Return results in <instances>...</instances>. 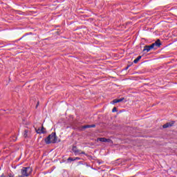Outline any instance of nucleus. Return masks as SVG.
Masks as SVG:
<instances>
[{"instance_id":"nucleus-1","label":"nucleus","mask_w":177,"mask_h":177,"mask_svg":"<svg viewBox=\"0 0 177 177\" xmlns=\"http://www.w3.org/2000/svg\"><path fill=\"white\" fill-rule=\"evenodd\" d=\"M56 142H57V136H56V133H52L45 139V142L46 145L56 143Z\"/></svg>"},{"instance_id":"nucleus-2","label":"nucleus","mask_w":177,"mask_h":177,"mask_svg":"<svg viewBox=\"0 0 177 177\" xmlns=\"http://www.w3.org/2000/svg\"><path fill=\"white\" fill-rule=\"evenodd\" d=\"M32 172V169L30 167H23L21 169V176L20 177H28L30 176V175H31Z\"/></svg>"},{"instance_id":"nucleus-3","label":"nucleus","mask_w":177,"mask_h":177,"mask_svg":"<svg viewBox=\"0 0 177 177\" xmlns=\"http://www.w3.org/2000/svg\"><path fill=\"white\" fill-rule=\"evenodd\" d=\"M97 142H102L104 143H111L113 145V140L110 138H97Z\"/></svg>"},{"instance_id":"nucleus-4","label":"nucleus","mask_w":177,"mask_h":177,"mask_svg":"<svg viewBox=\"0 0 177 177\" xmlns=\"http://www.w3.org/2000/svg\"><path fill=\"white\" fill-rule=\"evenodd\" d=\"M151 45L153 49H157V48H160L161 46V41H160V39H158Z\"/></svg>"},{"instance_id":"nucleus-5","label":"nucleus","mask_w":177,"mask_h":177,"mask_svg":"<svg viewBox=\"0 0 177 177\" xmlns=\"http://www.w3.org/2000/svg\"><path fill=\"white\" fill-rule=\"evenodd\" d=\"M175 124V121H171L169 122H167L162 126V128H171V127H174V124Z\"/></svg>"},{"instance_id":"nucleus-6","label":"nucleus","mask_w":177,"mask_h":177,"mask_svg":"<svg viewBox=\"0 0 177 177\" xmlns=\"http://www.w3.org/2000/svg\"><path fill=\"white\" fill-rule=\"evenodd\" d=\"M72 151H73L75 156H77V154H81V150L78 149L75 146L73 147Z\"/></svg>"},{"instance_id":"nucleus-7","label":"nucleus","mask_w":177,"mask_h":177,"mask_svg":"<svg viewBox=\"0 0 177 177\" xmlns=\"http://www.w3.org/2000/svg\"><path fill=\"white\" fill-rule=\"evenodd\" d=\"M153 49L151 44L150 46H145L143 49V52H150Z\"/></svg>"},{"instance_id":"nucleus-8","label":"nucleus","mask_w":177,"mask_h":177,"mask_svg":"<svg viewBox=\"0 0 177 177\" xmlns=\"http://www.w3.org/2000/svg\"><path fill=\"white\" fill-rule=\"evenodd\" d=\"M30 130H28V129H25L24 131V138H28V136L30 135Z\"/></svg>"},{"instance_id":"nucleus-9","label":"nucleus","mask_w":177,"mask_h":177,"mask_svg":"<svg viewBox=\"0 0 177 177\" xmlns=\"http://www.w3.org/2000/svg\"><path fill=\"white\" fill-rule=\"evenodd\" d=\"M124 100H125V98H124V97H122L120 99H115L113 100V103H120L121 102H123Z\"/></svg>"},{"instance_id":"nucleus-10","label":"nucleus","mask_w":177,"mask_h":177,"mask_svg":"<svg viewBox=\"0 0 177 177\" xmlns=\"http://www.w3.org/2000/svg\"><path fill=\"white\" fill-rule=\"evenodd\" d=\"M140 59H142V56H138L136 59L133 60V64H137V63L139 62V60H140Z\"/></svg>"},{"instance_id":"nucleus-11","label":"nucleus","mask_w":177,"mask_h":177,"mask_svg":"<svg viewBox=\"0 0 177 177\" xmlns=\"http://www.w3.org/2000/svg\"><path fill=\"white\" fill-rule=\"evenodd\" d=\"M37 133H45V131H43L42 129H37L36 130Z\"/></svg>"},{"instance_id":"nucleus-12","label":"nucleus","mask_w":177,"mask_h":177,"mask_svg":"<svg viewBox=\"0 0 177 177\" xmlns=\"http://www.w3.org/2000/svg\"><path fill=\"white\" fill-rule=\"evenodd\" d=\"M117 112V107H113V109H112V113H115Z\"/></svg>"},{"instance_id":"nucleus-13","label":"nucleus","mask_w":177,"mask_h":177,"mask_svg":"<svg viewBox=\"0 0 177 177\" xmlns=\"http://www.w3.org/2000/svg\"><path fill=\"white\" fill-rule=\"evenodd\" d=\"M68 161H75V158H68Z\"/></svg>"},{"instance_id":"nucleus-14","label":"nucleus","mask_w":177,"mask_h":177,"mask_svg":"<svg viewBox=\"0 0 177 177\" xmlns=\"http://www.w3.org/2000/svg\"><path fill=\"white\" fill-rule=\"evenodd\" d=\"M83 128H84V129H86L87 128H91V126L90 125H84L83 127Z\"/></svg>"},{"instance_id":"nucleus-15","label":"nucleus","mask_w":177,"mask_h":177,"mask_svg":"<svg viewBox=\"0 0 177 177\" xmlns=\"http://www.w3.org/2000/svg\"><path fill=\"white\" fill-rule=\"evenodd\" d=\"M96 127L95 124H91L90 128H95Z\"/></svg>"},{"instance_id":"nucleus-16","label":"nucleus","mask_w":177,"mask_h":177,"mask_svg":"<svg viewBox=\"0 0 177 177\" xmlns=\"http://www.w3.org/2000/svg\"><path fill=\"white\" fill-rule=\"evenodd\" d=\"M38 106H39V101L37 102V105H36V109L38 108Z\"/></svg>"},{"instance_id":"nucleus-17","label":"nucleus","mask_w":177,"mask_h":177,"mask_svg":"<svg viewBox=\"0 0 177 177\" xmlns=\"http://www.w3.org/2000/svg\"><path fill=\"white\" fill-rule=\"evenodd\" d=\"M80 154H85V151H81L80 150Z\"/></svg>"},{"instance_id":"nucleus-18","label":"nucleus","mask_w":177,"mask_h":177,"mask_svg":"<svg viewBox=\"0 0 177 177\" xmlns=\"http://www.w3.org/2000/svg\"><path fill=\"white\" fill-rule=\"evenodd\" d=\"M75 160H81V158H80L79 157H76Z\"/></svg>"},{"instance_id":"nucleus-19","label":"nucleus","mask_w":177,"mask_h":177,"mask_svg":"<svg viewBox=\"0 0 177 177\" xmlns=\"http://www.w3.org/2000/svg\"><path fill=\"white\" fill-rule=\"evenodd\" d=\"M24 37V36H23L22 37H21L19 39H18V41H20V40L23 39Z\"/></svg>"},{"instance_id":"nucleus-20","label":"nucleus","mask_w":177,"mask_h":177,"mask_svg":"<svg viewBox=\"0 0 177 177\" xmlns=\"http://www.w3.org/2000/svg\"><path fill=\"white\" fill-rule=\"evenodd\" d=\"M128 68H129V66H128L125 68V70H128Z\"/></svg>"},{"instance_id":"nucleus-21","label":"nucleus","mask_w":177,"mask_h":177,"mask_svg":"<svg viewBox=\"0 0 177 177\" xmlns=\"http://www.w3.org/2000/svg\"><path fill=\"white\" fill-rule=\"evenodd\" d=\"M42 131H44L45 128L44 127H41Z\"/></svg>"},{"instance_id":"nucleus-22","label":"nucleus","mask_w":177,"mask_h":177,"mask_svg":"<svg viewBox=\"0 0 177 177\" xmlns=\"http://www.w3.org/2000/svg\"><path fill=\"white\" fill-rule=\"evenodd\" d=\"M0 177H5V176H3V174H2L1 176H0Z\"/></svg>"},{"instance_id":"nucleus-23","label":"nucleus","mask_w":177,"mask_h":177,"mask_svg":"<svg viewBox=\"0 0 177 177\" xmlns=\"http://www.w3.org/2000/svg\"><path fill=\"white\" fill-rule=\"evenodd\" d=\"M16 140H17V138H15V140H14V142H16Z\"/></svg>"}]
</instances>
